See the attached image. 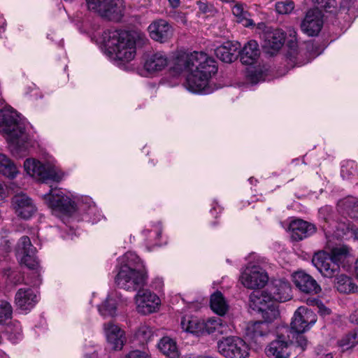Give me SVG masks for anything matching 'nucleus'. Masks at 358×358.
I'll return each mask as SVG.
<instances>
[{
    "instance_id": "nucleus-1",
    "label": "nucleus",
    "mask_w": 358,
    "mask_h": 358,
    "mask_svg": "<svg viewBox=\"0 0 358 358\" xmlns=\"http://www.w3.org/2000/svg\"><path fill=\"white\" fill-rule=\"evenodd\" d=\"M43 199L52 214L62 221L92 224L106 221L101 211L88 196H80L62 189L52 188L43 196Z\"/></svg>"
},
{
    "instance_id": "nucleus-2",
    "label": "nucleus",
    "mask_w": 358,
    "mask_h": 358,
    "mask_svg": "<svg viewBox=\"0 0 358 358\" xmlns=\"http://www.w3.org/2000/svg\"><path fill=\"white\" fill-rule=\"evenodd\" d=\"M217 71L216 62L203 52L178 54L170 66V72L174 76L186 73L185 88L200 94L214 92L215 87L211 83V78Z\"/></svg>"
},
{
    "instance_id": "nucleus-3",
    "label": "nucleus",
    "mask_w": 358,
    "mask_h": 358,
    "mask_svg": "<svg viewBox=\"0 0 358 358\" xmlns=\"http://www.w3.org/2000/svg\"><path fill=\"white\" fill-rule=\"evenodd\" d=\"M0 132L6 136L13 155L22 157L32 146L31 139L27 132L24 122L13 109L0 110Z\"/></svg>"
},
{
    "instance_id": "nucleus-4",
    "label": "nucleus",
    "mask_w": 358,
    "mask_h": 358,
    "mask_svg": "<svg viewBox=\"0 0 358 358\" xmlns=\"http://www.w3.org/2000/svg\"><path fill=\"white\" fill-rule=\"evenodd\" d=\"M327 239L326 247L330 253L319 251L313 257L312 263L319 272L326 278H332L340 271V264L349 255V248L344 245H337L334 227L327 225L323 229Z\"/></svg>"
},
{
    "instance_id": "nucleus-5",
    "label": "nucleus",
    "mask_w": 358,
    "mask_h": 358,
    "mask_svg": "<svg viewBox=\"0 0 358 358\" xmlns=\"http://www.w3.org/2000/svg\"><path fill=\"white\" fill-rule=\"evenodd\" d=\"M115 283L120 288L136 291L146 285L148 271L143 262L134 252H127L118 259Z\"/></svg>"
},
{
    "instance_id": "nucleus-6",
    "label": "nucleus",
    "mask_w": 358,
    "mask_h": 358,
    "mask_svg": "<svg viewBox=\"0 0 358 358\" xmlns=\"http://www.w3.org/2000/svg\"><path fill=\"white\" fill-rule=\"evenodd\" d=\"M101 42L105 53L117 65L133 60L136 56V43L125 31L108 29L103 32Z\"/></svg>"
},
{
    "instance_id": "nucleus-7",
    "label": "nucleus",
    "mask_w": 358,
    "mask_h": 358,
    "mask_svg": "<svg viewBox=\"0 0 358 358\" xmlns=\"http://www.w3.org/2000/svg\"><path fill=\"white\" fill-rule=\"evenodd\" d=\"M36 249L31 244L28 236H22L18 241L16 248V256L21 264H24L30 270L31 280L29 283L31 287L39 286L42 279L41 277V268L36 257Z\"/></svg>"
},
{
    "instance_id": "nucleus-8",
    "label": "nucleus",
    "mask_w": 358,
    "mask_h": 358,
    "mask_svg": "<svg viewBox=\"0 0 358 358\" xmlns=\"http://www.w3.org/2000/svg\"><path fill=\"white\" fill-rule=\"evenodd\" d=\"M259 256L255 252L250 253L246 259L248 265L241 272V283L248 289H259L264 287L268 281L267 273L256 263H259Z\"/></svg>"
},
{
    "instance_id": "nucleus-9",
    "label": "nucleus",
    "mask_w": 358,
    "mask_h": 358,
    "mask_svg": "<svg viewBox=\"0 0 358 358\" xmlns=\"http://www.w3.org/2000/svg\"><path fill=\"white\" fill-rule=\"evenodd\" d=\"M24 168L28 175L43 182L48 180L59 182L64 177V173L56 164L42 163L34 158L27 159Z\"/></svg>"
},
{
    "instance_id": "nucleus-10",
    "label": "nucleus",
    "mask_w": 358,
    "mask_h": 358,
    "mask_svg": "<svg viewBox=\"0 0 358 358\" xmlns=\"http://www.w3.org/2000/svg\"><path fill=\"white\" fill-rule=\"evenodd\" d=\"M71 2L73 0H64ZM90 10L110 20L119 21L124 10L123 0H85Z\"/></svg>"
},
{
    "instance_id": "nucleus-11",
    "label": "nucleus",
    "mask_w": 358,
    "mask_h": 358,
    "mask_svg": "<svg viewBox=\"0 0 358 358\" xmlns=\"http://www.w3.org/2000/svg\"><path fill=\"white\" fill-rule=\"evenodd\" d=\"M217 347L219 353L226 358H246L249 355V345L239 337L223 338L217 342Z\"/></svg>"
},
{
    "instance_id": "nucleus-12",
    "label": "nucleus",
    "mask_w": 358,
    "mask_h": 358,
    "mask_svg": "<svg viewBox=\"0 0 358 358\" xmlns=\"http://www.w3.org/2000/svg\"><path fill=\"white\" fill-rule=\"evenodd\" d=\"M316 321L317 315L314 311L304 306H300L294 313L291 322V329L286 327L285 331L287 334H303L309 330Z\"/></svg>"
},
{
    "instance_id": "nucleus-13",
    "label": "nucleus",
    "mask_w": 358,
    "mask_h": 358,
    "mask_svg": "<svg viewBox=\"0 0 358 358\" xmlns=\"http://www.w3.org/2000/svg\"><path fill=\"white\" fill-rule=\"evenodd\" d=\"M136 309L138 313L148 315L156 312L161 304L159 297L148 289H138L135 296Z\"/></svg>"
},
{
    "instance_id": "nucleus-14",
    "label": "nucleus",
    "mask_w": 358,
    "mask_h": 358,
    "mask_svg": "<svg viewBox=\"0 0 358 358\" xmlns=\"http://www.w3.org/2000/svg\"><path fill=\"white\" fill-rule=\"evenodd\" d=\"M11 203L15 214L24 220L30 218L37 210L33 200L23 193L15 195Z\"/></svg>"
},
{
    "instance_id": "nucleus-15",
    "label": "nucleus",
    "mask_w": 358,
    "mask_h": 358,
    "mask_svg": "<svg viewBox=\"0 0 358 358\" xmlns=\"http://www.w3.org/2000/svg\"><path fill=\"white\" fill-rule=\"evenodd\" d=\"M290 335H278L266 348V354L271 358H289L290 355Z\"/></svg>"
},
{
    "instance_id": "nucleus-16",
    "label": "nucleus",
    "mask_w": 358,
    "mask_h": 358,
    "mask_svg": "<svg viewBox=\"0 0 358 358\" xmlns=\"http://www.w3.org/2000/svg\"><path fill=\"white\" fill-rule=\"evenodd\" d=\"M38 300L36 290L29 287L20 288L15 296V303L17 308L23 312L30 311Z\"/></svg>"
},
{
    "instance_id": "nucleus-17",
    "label": "nucleus",
    "mask_w": 358,
    "mask_h": 358,
    "mask_svg": "<svg viewBox=\"0 0 358 358\" xmlns=\"http://www.w3.org/2000/svg\"><path fill=\"white\" fill-rule=\"evenodd\" d=\"M323 25L322 15L318 8L309 10L303 20L301 28L309 36H316Z\"/></svg>"
},
{
    "instance_id": "nucleus-18",
    "label": "nucleus",
    "mask_w": 358,
    "mask_h": 358,
    "mask_svg": "<svg viewBox=\"0 0 358 358\" xmlns=\"http://www.w3.org/2000/svg\"><path fill=\"white\" fill-rule=\"evenodd\" d=\"M263 38V48L271 55L278 52L285 41V33L281 29L267 30L264 34Z\"/></svg>"
},
{
    "instance_id": "nucleus-19",
    "label": "nucleus",
    "mask_w": 358,
    "mask_h": 358,
    "mask_svg": "<svg viewBox=\"0 0 358 358\" xmlns=\"http://www.w3.org/2000/svg\"><path fill=\"white\" fill-rule=\"evenodd\" d=\"M126 303L121 294L117 291L111 292L108 294L106 300L98 306L99 314L104 317H115L117 315L118 307Z\"/></svg>"
},
{
    "instance_id": "nucleus-20",
    "label": "nucleus",
    "mask_w": 358,
    "mask_h": 358,
    "mask_svg": "<svg viewBox=\"0 0 358 358\" xmlns=\"http://www.w3.org/2000/svg\"><path fill=\"white\" fill-rule=\"evenodd\" d=\"M266 290L273 301L285 302L291 298L290 285L284 279L273 280Z\"/></svg>"
},
{
    "instance_id": "nucleus-21",
    "label": "nucleus",
    "mask_w": 358,
    "mask_h": 358,
    "mask_svg": "<svg viewBox=\"0 0 358 358\" xmlns=\"http://www.w3.org/2000/svg\"><path fill=\"white\" fill-rule=\"evenodd\" d=\"M148 29L150 38L159 43L167 41L173 33L172 27L162 19L152 22Z\"/></svg>"
},
{
    "instance_id": "nucleus-22",
    "label": "nucleus",
    "mask_w": 358,
    "mask_h": 358,
    "mask_svg": "<svg viewBox=\"0 0 358 358\" xmlns=\"http://www.w3.org/2000/svg\"><path fill=\"white\" fill-rule=\"evenodd\" d=\"M170 64L167 55L164 52H156L148 55L144 61V69L150 73L163 71Z\"/></svg>"
},
{
    "instance_id": "nucleus-23",
    "label": "nucleus",
    "mask_w": 358,
    "mask_h": 358,
    "mask_svg": "<svg viewBox=\"0 0 358 358\" xmlns=\"http://www.w3.org/2000/svg\"><path fill=\"white\" fill-rule=\"evenodd\" d=\"M104 333L108 345L114 350L122 348L125 342L124 332L113 322L103 324Z\"/></svg>"
},
{
    "instance_id": "nucleus-24",
    "label": "nucleus",
    "mask_w": 358,
    "mask_h": 358,
    "mask_svg": "<svg viewBox=\"0 0 358 358\" xmlns=\"http://www.w3.org/2000/svg\"><path fill=\"white\" fill-rule=\"evenodd\" d=\"M293 281L299 289L307 294H317L321 291L320 286L309 274L303 271H297L293 275Z\"/></svg>"
},
{
    "instance_id": "nucleus-25",
    "label": "nucleus",
    "mask_w": 358,
    "mask_h": 358,
    "mask_svg": "<svg viewBox=\"0 0 358 358\" xmlns=\"http://www.w3.org/2000/svg\"><path fill=\"white\" fill-rule=\"evenodd\" d=\"M338 211L348 221L358 222V198L348 196L338 203Z\"/></svg>"
},
{
    "instance_id": "nucleus-26",
    "label": "nucleus",
    "mask_w": 358,
    "mask_h": 358,
    "mask_svg": "<svg viewBox=\"0 0 358 358\" xmlns=\"http://www.w3.org/2000/svg\"><path fill=\"white\" fill-rule=\"evenodd\" d=\"M241 44L237 41H227L215 50L217 58L224 62L231 63L238 57Z\"/></svg>"
},
{
    "instance_id": "nucleus-27",
    "label": "nucleus",
    "mask_w": 358,
    "mask_h": 358,
    "mask_svg": "<svg viewBox=\"0 0 358 358\" xmlns=\"http://www.w3.org/2000/svg\"><path fill=\"white\" fill-rule=\"evenodd\" d=\"M273 302L267 290L255 291L250 295L249 306L252 310L261 313Z\"/></svg>"
},
{
    "instance_id": "nucleus-28",
    "label": "nucleus",
    "mask_w": 358,
    "mask_h": 358,
    "mask_svg": "<svg viewBox=\"0 0 358 358\" xmlns=\"http://www.w3.org/2000/svg\"><path fill=\"white\" fill-rule=\"evenodd\" d=\"M289 38H287V46L289 47V51L287 52V58L289 61L294 63L295 65L301 66L306 63L309 62V60L306 62L299 61V58L301 56V51L297 50V40H296V32L294 29L289 27L287 29V33Z\"/></svg>"
},
{
    "instance_id": "nucleus-29",
    "label": "nucleus",
    "mask_w": 358,
    "mask_h": 358,
    "mask_svg": "<svg viewBox=\"0 0 358 358\" xmlns=\"http://www.w3.org/2000/svg\"><path fill=\"white\" fill-rule=\"evenodd\" d=\"M240 54L241 61L243 64L250 65L253 64L259 56V49L258 43L253 40L248 41L243 50L238 52Z\"/></svg>"
},
{
    "instance_id": "nucleus-30",
    "label": "nucleus",
    "mask_w": 358,
    "mask_h": 358,
    "mask_svg": "<svg viewBox=\"0 0 358 358\" xmlns=\"http://www.w3.org/2000/svg\"><path fill=\"white\" fill-rule=\"evenodd\" d=\"M180 326L182 329L187 333L197 336L203 335L202 329V320L193 315H186L181 319Z\"/></svg>"
},
{
    "instance_id": "nucleus-31",
    "label": "nucleus",
    "mask_w": 358,
    "mask_h": 358,
    "mask_svg": "<svg viewBox=\"0 0 358 358\" xmlns=\"http://www.w3.org/2000/svg\"><path fill=\"white\" fill-rule=\"evenodd\" d=\"M285 229L289 233L293 241H299L306 238L316 231L315 225H285Z\"/></svg>"
},
{
    "instance_id": "nucleus-32",
    "label": "nucleus",
    "mask_w": 358,
    "mask_h": 358,
    "mask_svg": "<svg viewBox=\"0 0 358 358\" xmlns=\"http://www.w3.org/2000/svg\"><path fill=\"white\" fill-rule=\"evenodd\" d=\"M157 346L160 352L169 358H178L180 356L176 341L169 336L162 338Z\"/></svg>"
},
{
    "instance_id": "nucleus-33",
    "label": "nucleus",
    "mask_w": 358,
    "mask_h": 358,
    "mask_svg": "<svg viewBox=\"0 0 358 358\" xmlns=\"http://www.w3.org/2000/svg\"><path fill=\"white\" fill-rule=\"evenodd\" d=\"M270 331L269 324L264 321L250 322L247 327V335L253 340L267 336Z\"/></svg>"
},
{
    "instance_id": "nucleus-34",
    "label": "nucleus",
    "mask_w": 358,
    "mask_h": 358,
    "mask_svg": "<svg viewBox=\"0 0 358 358\" xmlns=\"http://www.w3.org/2000/svg\"><path fill=\"white\" fill-rule=\"evenodd\" d=\"M210 306L212 310L218 315H224L229 310V305L220 292H215L210 296Z\"/></svg>"
},
{
    "instance_id": "nucleus-35",
    "label": "nucleus",
    "mask_w": 358,
    "mask_h": 358,
    "mask_svg": "<svg viewBox=\"0 0 358 358\" xmlns=\"http://www.w3.org/2000/svg\"><path fill=\"white\" fill-rule=\"evenodd\" d=\"M201 327L203 329V334H210L214 332L223 334L225 330L226 325L221 318L213 317L208 318L206 320H202Z\"/></svg>"
},
{
    "instance_id": "nucleus-36",
    "label": "nucleus",
    "mask_w": 358,
    "mask_h": 358,
    "mask_svg": "<svg viewBox=\"0 0 358 358\" xmlns=\"http://www.w3.org/2000/svg\"><path fill=\"white\" fill-rule=\"evenodd\" d=\"M0 173L9 178H14L18 173L15 164L6 155L0 152Z\"/></svg>"
},
{
    "instance_id": "nucleus-37",
    "label": "nucleus",
    "mask_w": 358,
    "mask_h": 358,
    "mask_svg": "<svg viewBox=\"0 0 358 358\" xmlns=\"http://www.w3.org/2000/svg\"><path fill=\"white\" fill-rule=\"evenodd\" d=\"M335 287L339 292L345 294L354 292L357 289L352 280L345 275H340L336 277Z\"/></svg>"
},
{
    "instance_id": "nucleus-38",
    "label": "nucleus",
    "mask_w": 358,
    "mask_h": 358,
    "mask_svg": "<svg viewBox=\"0 0 358 358\" xmlns=\"http://www.w3.org/2000/svg\"><path fill=\"white\" fill-rule=\"evenodd\" d=\"M161 233L162 230L159 225H152L150 229H145L143 232L146 238L147 244L152 246H161L166 244V241L163 243L158 241Z\"/></svg>"
},
{
    "instance_id": "nucleus-39",
    "label": "nucleus",
    "mask_w": 358,
    "mask_h": 358,
    "mask_svg": "<svg viewBox=\"0 0 358 358\" xmlns=\"http://www.w3.org/2000/svg\"><path fill=\"white\" fill-rule=\"evenodd\" d=\"M329 227H334L337 239H341L344 236H355L358 239V225H329Z\"/></svg>"
},
{
    "instance_id": "nucleus-40",
    "label": "nucleus",
    "mask_w": 358,
    "mask_h": 358,
    "mask_svg": "<svg viewBox=\"0 0 358 358\" xmlns=\"http://www.w3.org/2000/svg\"><path fill=\"white\" fill-rule=\"evenodd\" d=\"M232 13L236 17V20L239 23H242L244 27H250L254 24L253 21L248 18L249 13L245 10L241 4H236L232 8Z\"/></svg>"
},
{
    "instance_id": "nucleus-41",
    "label": "nucleus",
    "mask_w": 358,
    "mask_h": 358,
    "mask_svg": "<svg viewBox=\"0 0 358 358\" xmlns=\"http://www.w3.org/2000/svg\"><path fill=\"white\" fill-rule=\"evenodd\" d=\"M8 338L13 343H17L22 338V327L20 324L15 321L6 327Z\"/></svg>"
},
{
    "instance_id": "nucleus-42",
    "label": "nucleus",
    "mask_w": 358,
    "mask_h": 358,
    "mask_svg": "<svg viewBox=\"0 0 358 358\" xmlns=\"http://www.w3.org/2000/svg\"><path fill=\"white\" fill-rule=\"evenodd\" d=\"M264 322H266L268 324L269 323L275 320L280 315V312L278 308V306L275 302L271 303L264 310H262L261 313Z\"/></svg>"
},
{
    "instance_id": "nucleus-43",
    "label": "nucleus",
    "mask_w": 358,
    "mask_h": 358,
    "mask_svg": "<svg viewBox=\"0 0 358 358\" xmlns=\"http://www.w3.org/2000/svg\"><path fill=\"white\" fill-rule=\"evenodd\" d=\"M13 308L11 304L6 301H0V324H7L11 320Z\"/></svg>"
},
{
    "instance_id": "nucleus-44",
    "label": "nucleus",
    "mask_w": 358,
    "mask_h": 358,
    "mask_svg": "<svg viewBox=\"0 0 358 358\" xmlns=\"http://www.w3.org/2000/svg\"><path fill=\"white\" fill-rule=\"evenodd\" d=\"M152 329L146 324L141 325L136 332V337L141 343H147L152 338Z\"/></svg>"
},
{
    "instance_id": "nucleus-45",
    "label": "nucleus",
    "mask_w": 358,
    "mask_h": 358,
    "mask_svg": "<svg viewBox=\"0 0 358 358\" xmlns=\"http://www.w3.org/2000/svg\"><path fill=\"white\" fill-rule=\"evenodd\" d=\"M357 166L353 161L344 162L341 166V175L343 179H349L357 172Z\"/></svg>"
},
{
    "instance_id": "nucleus-46",
    "label": "nucleus",
    "mask_w": 358,
    "mask_h": 358,
    "mask_svg": "<svg viewBox=\"0 0 358 358\" xmlns=\"http://www.w3.org/2000/svg\"><path fill=\"white\" fill-rule=\"evenodd\" d=\"M294 8V3L292 1H278L275 3V10L279 14H289L292 13Z\"/></svg>"
},
{
    "instance_id": "nucleus-47",
    "label": "nucleus",
    "mask_w": 358,
    "mask_h": 358,
    "mask_svg": "<svg viewBox=\"0 0 358 358\" xmlns=\"http://www.w3.org/2000/svg\"><path fill=\"white\" fill-rule=\"evenodd\" d=\"M77 229L78 227H74L72 225H59L58 227V231L61 233V236L64 239H73L76 236Z\"/></svg>"
},
{
    "instance_id": "nucleus-48",
    "label": "nucleus",
    "mask_w": 358,
    "mask_h": 358,
    "mask_svg": "<svg viewBox=\"0 0 358 358\" xmlns=\"http://www.w3.org/2000/svg\"><path fill=\"white\" fill-rule=\"evenodd\" d=\"M265 77L264 72L260 69H251L248 71V80L253 84L264 81Z\"/></svg>"
},
{
    "instance_id": "nucleus-49",
    "label": "nucleus",
    "mask_w": 358,
    "mask_h": 358,
    "mask_svg": "<svg viewBox=\"0 0 358 358\" xmlns=\"http://www.w3.org/2000/svg\"><path fill=\"white\" fill-rule=\"evenodd\" d=\"M318 217L319 219L322 222H331L333 217L332 208L329 206L322 207L318 211Z\"/></svg>"
},
{
    "instance_id": "nucleus-50",
    "label": "nucleus",
    "mask_w": 358,
    "mask_h": 358,
    "mask_svg": "<svg viewBox=\"0 0 358 358\" xmlns=\"http://www.w3.org/2000/svg\"><path fill=\"white\" fill-rule=\"evenodd\" d=\"M315 4L320 8L329 9L331 8H336V0H313Z\"/></svg>"
},
{
    "instance_id": "nucleus-51",
    "label": "nucleus",
    "mask_w": 358,
    "mask_h": 358,
    "mask_svg": "<svg viewBox=\"0 0 358 358\" xmlns=\"http://www.w3.org/2000/svg\"><path fill=\"white\" fill-rule=\"evenodd\" d=\"M291 334L292 338H296L297 347L300 348L301 351H303L308 345V341L306 337L302 334L294 333Z\"/></svg>"
},
{
    "instance_id": "nucleus-52",
    "label": "nucleus",
    "mask_w": 358,
    "mask_h": 358,
    "mask_svg": "<svg viewBox=\"0 0 358 358\" xmlns=\"http://www.w3.org/2000/svg\"><path fill=\"white\" fill-rule=\"evenodd\" d=\"M126 358H150V355L141 350H133L131 351L126 357Z\"/></svg>"
},
{
    "instance_id": "nucleus-53",
    "label": "nucleus",
    "mask_w": 358,
    "mask_h": 358,
    "mask_svg": "<svg viewBox=\"0 0 358 358\" xmlns=\"http://www.w3.org/2000/svg\"><path fill=\"white\" fill-rule=\"evenodd\" d=\"M306 304L308 305V306H317V308H319L320 309H321L322 308H324L323 303H322V301L320 300H319L317 298H315V297H308L306 301Z\"/></svg>"
},
{
    "instance_id": "nucleus-54",
    "label": "nucleus",
    "mask_w": 358,
    "mask_h": 358,
    "mask_svg": "<svg viewBox=\"0 0 358 358\" xmlns=\"http://www.w3.org/2000/svg\"><path fill=\"white\" fill-rule=\"evenodd\" d=\"M163 286H164V280H163L162 278L157 277L153 279V280L152 282V287L154 289H155L157 290H160L162 289Z\"/></svg>"
},
{
    "instance_id": "nucleus-55",
    "label": "nucleus",
    "mask_w": 358,
    "mask_h": 358,
    "mask_svg": "<svg viewBox=\"0 0 358 358\" xmlns=\"http://www.w3.org/2000/svg\"><path fill=\"white\" fill-rule=\"evenodd\" d=\"M222 210V207L220 205V203L215 201L213 203V207L210 210V212L213 215H216L219 213H220Z\"/></svg>"
},
{
    "instance_id": "nucleus-56",
    "label": "nucleus",
    "mask_w": 358,
    "mask_h": 358,
    "mask_svg": "<svg viewBox=\"0 0 358 358\" xmlns=\"http://www.w3.org/2000/svg\"><path fill=\"white\" fill-rule=\"evenodd\" d=\"M8 195V191L3 185L0 183V203L5 201Z\"/></svg>"
},
{
    "instance_id": "nucleus-57",
    "label": "nucleus",
    "mask_w": 358,
    "mask_h": 358,
    "mask_svg": "<svg viewBox=\"0 0 358 358\" xmlns=\"http://www.w3.org/2000/svg\"><path fill=\"white\" fill-rule=\"evenodd\" d=\"M287 224H310V223L307 221H305L302 219L296 217H291L289 218Z\"/></svg>"
},
{
    "instance_id": "nucleus-58",
    "label": "nucleus",
    "mask_w": 358,
    "mask_h": 358,
    "mask_svg": "<svg viewBox=\"0 0 358 358\" xmlns=\"http://www.w3.org/2000/svg\"><path fill=\"white\" fill-rule=\"evenodd\" d=\"M350 320L352 323L358 324V310H355L350 316Z\"/></svg>"
},
{
    "instance_id": "nucleus-59",
    "label": "nucleus",
    "mask_w": 358,
    "mask_h": 358,
    "mask_svg": "<svg viewBox=\"0 0 358 358\" xmlns=\"http://www.w3.org/2000/svg\"><path fill=\"white\" fill-rule=\"evenodd\" d=\"M169 3L172 8H176L180 6V0H169Z\"/></svg>"
},
{
    "instance_id": "nucleus-60",
    "label": "nucleus",
    "mask_w": 358,
    "mask_h": 358,
    "mask_svg": "<svg viewBox=\"0 0 358 358\" xmlns=\"http://www.w3.org/2000/svg\"><path fill=\"white\" fill-rule=\"evenodd\" d=\"M184 358H212V357H208V356H201V355H194V354H189V355L185 356Z\"/></svg>"
},
{
    "instance_id": "nucleus-61",
    "label": "nucleus",
    "mask_w": 358,
    "mask_h": 358,
    "mask_svg": "<svg viewBox=\"0 0 358 358\" xmlns=\"http://www.w3.org/2000/svg\"><path fill=\"white\" fill-rule=\"evenodd\" d=\"M0 358H10L4 352L0 350Z\"/></svg>"
},
{
    "instance_id": "nucleus-62",
    "label": "nucleus",
    "mask_w": 358,
    "mask_h": 358,
    "mask_svg": "<svg viewBox=\"0 0 358 358\" xmlns=\"http://www.w3.org/2000/svg\"><path fill=\"white\" fill-rule=\"evenodd\" d=\"M248 180L251 185H253L254 183L257 182V180L252 177L250 178Z\"/></svg>"
},
{
    "instance_id": "nucleus-63",
    "label": "nucleus",
    "mask_w": 358,
    "mask_h": 358,
    "mask_svg": "<svg viewBox=\"0 0 358 358\" xmlns=\"http://www.w3.org/2000/svg\"><path fill=\"white\" fill-rule=\"evenodd\" d=\"M322 358H333V355L331 353L324 355Z\"/></svg>"
},
{
    "instance_id": "nucleus-64",
    "label": "nucleus",
    "mask_w": 358,
    "mask_h": 358,
    "mask_svg": "<svg viewBox=\"0 0 358 358\" xmlns=\"http://www.w3.org/2000/svg\"><path fill=\"white\" fill-rule=\"evenodd\" d=\"M355 272L357 275L358 276V260H357L355 263Z\"/></svg>"
}]
</instances>
